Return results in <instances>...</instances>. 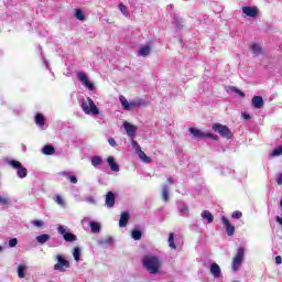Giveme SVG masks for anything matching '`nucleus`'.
Here are the masks:
<instances>
[{"mask_svg": "<svg viewBox=\"0 0 282 282\" xmlns=\"http://www.w3.org/2000/svg\"><path fill=\"white\" fill-rule=\"evenodd\" d=\"M243 257H246V250L243 247L238 248L237 254L234 258L232 261V271L237 272L240 268L241 264L243 263Z\"/></svg>", "mask_w": 282, "mask_h": 282, "instance_id": "5", "label": "nucleus"}, {"mask_svg": "<svg viewBox=\"0 0 282 282\" xmlns=\"http://www.w3.org/2000/svg\"><path fill=\"white\" fill-rule=\"evenodd\" d=\"M54 202L57 203L58 206H62V208H65V206H67L65 199H63V196L61 195H56Z\"/></svg>", "mask_w": 282, "mask_h": 282, "instance_id": "36", "label": "nucleus"}, {"mask_svg": "<svg viewBox=\"0 0 282 282\" xmlns=\"http://www.w3.org/2000/svg\"><path fill=\"white\" fill-rule=\"evenodd\" d=\"M210 274L214 275V279H221V268L217 263H212L209 267Z\"/></svg>", "mask_w": 282, "mask_h": 282, "instance_id": "14", "label": "nucleus"}, {"mask_svg": "<svg viewBox=\"0 0 282 282\" xmlns=\"http://www.w3.org/2000/svg\"><path fill=\"white\" fill-rule=\"evenodd\" d=\"M270 155L271 158H279V155H282V145L275 148Z\"/></svg>", "mask_w": 282, "mask_h": 282, "instance_id": "37", "label": "nucleus"}, {"mask_svg": "<svg viewBox=\"0 0 282 282\" xmlns=\"http://www.w3.org/2000/svg\"><path fill=\"white\" fill-rule=\"evenodd\" d=\"M131 145H132V149L135 150V153H138L139 151L142 150V148L140 147V144L137 143L135 140H132V141H131Z\"/></svg>", "mask_w": 282, "mask_h": 282, "instance_id": "42", "label": "nucleus"}, {"mask_svg": "<svg viewBox=\"0 0 282 282\" xmlns=\"http://www.w3.org/2000/svg\"><path fill=\"white\" fill-rule=\"evenodd\" d=\"M68 180H69L70 184H78V178H76V176H74V175L68 176Z\"/></svg>", "mask_w": 282, "mask_h": 282, "instance_id": "46", "label": "nucleus"}, {"mask_svg": "<svg viewBox=\"0 0 282 282\" xmlns=\"http://www.w3.org/2000/svg\"><path fill=\"white\" fill-rule=\"evenodd\" d=\"M108 144H110V147H117L118 145V143H116V139H113V138L108 139Z\"/></svg>", "mask_w": 282, "mask_h": 282, "instance_id": "47", "label": "nucleus"}, {"mask_svg": "<svg viewBox=\"0 0 282 282\" xmlns=\"http://www.w3.org/2000/svg\"><path fill=\"white\" fill-rule=\"evenodd\" d=\"M221 221L226 228V232H227L228 237H232V235H235V226H232L230 224V220H228V218L226 216L221 217Z\"/></svg>", "mask_w": 282, "mask_h": 282, "instance_id": "13", "label": "nucleus"}, {"mask_svg": "<svg viewBox=\"0 0 282 282\" xmlns=\"http://www.w3.org/2000/svg\"><path fill=\"white\" fill-rule=\"evenodd\" d=\"M275 263H276L278 265H281V263H282V258H281V256L275 257Z\"/></svg>", "mask_w": 282, "mask_h": 282, "instance_id": "49", "label": "nucleus"}, {"mask_svg": "<svg viewBox=\"0 0 282 282\" xmlns=\"http://www.w3.org/2000/svg\"><path fill=\"white\" fill-rule=\"evenodd\" d=\"M119 10L121 14H123V17H127V19L131 17V13H129V10H127V6H124L123 3H119Z\"/></svg>", "mask_w": 282, "mask_h": 282, "instance_id": "34", "label": "nucleus"}, {"mask_svg": "<svg viewBox=\"0 0 282 282\" xmlns=\"http://www.w3.org/2000/svg\"><path fill=\"white\" fill-rule=\"evenodd\" d=\"M59 175H63L64 177H69L72 174H69V172H59Z\"/></svg>", "mask_w": 282, "mask_h": 282, "instance_id": "50", "label": "nucleus"}, {"mask_svg": "<svg viewBox=\"0 0 282 282\" xmlns=\"http://www.w3.org/2000/svg\"><path fill=\"white\" fill-rule=\"evenodd\" d=\"M12 204V199H10V195L0 194V206H10Z\"/></svg>", "mask_w": 282, "mask_h": 282, "instance_id": "23", "label": "nucleus"}, {"mask_svg": "<svg viewBox=\"0 0 282 282\" xmlns=\"http://www.w3.org/2000/svg\"><path fill=\"white\" fill-rule=\"evenodd\" d=\"M167 182L169 184H175V181L173 180V177H167Z\"/></svg>", "mask_w": 282, "mask_h": 282, "instance_id": "53", "label": "nucleus"}, {"mask_svg": "<svg viewBox=\"0 0 282 282\" xmlns=\"http://www.w3.org/2000/svg\"><path fill=\"white\" fill-rule=\"evenodd\" d=\"M242 118H245V120H250V115H248V113H242Z\"/></svg>", "mask_w": 282, "mask_h": 282, "instance_id": "52", "label": "nucleus"}, {"mask_svg": "<svg viewBox=\"0 0 282 282\" xmlns=\"http://www.w3.org/2000/svg\"><path fill=\"white\" fill-rule=\"evenodd\" d=\"M127 224H129V214L127 212H123L119 219V227L126 228Z\"/></svg>", "mask_w": 282, "mask_h": 282, "instance_id": "21", "label": "nucleus"}, {"mask_svg": "<svg viewBox=\"0 0 282 282\" xmlns=\"http://www.w3.org/2000/svg\"><path fill=\"white\" fill-rule=\"evenodd\" d=\"M131 237L134 241H140L142 239V231L134 229L132 230Z\"/></svg>", "mask_w": 282, "mask_h": 282, "instance_id": "35", "label": "nucleus"}, {"mask_svg": "<svg viewBox=\"0 0 282 282\" xmlns=\"http://www.w3.org/2000/svg\"><path fill=\"white\" fill-rule=\"evenodd\" d=\"M48 240H50V235L47 234H42L40 236H36L35 238V241H37V243H41V245L47 243Z\"/></svg>", "mask_w": 282, "mask_h": 282, "instance_id": "29", "label": "nucleus"}, {"mask_svg": "<svg viewBox=\"0 0 282 282\" xmlns=\"http://www.w3.org/2000/svg\"><path fill=\"white\" fill-rule=\"evenodd\" d=\"M75 17L78 19V21H83L85 19V13L80 9H76Z\"/></svg>", "mask_w": 282, "mask_h": 282, "instance_id": "40", "label": "nucleus"}, {"mask_svg": "<svg viewBox=\"0 0 282 282\" xmlns=\"http://www.w3.org/2000/svg\"><path fill=\"white\" fill-rule=\"evenodd\" d=\"M98 246H113V239L111 237L101 238L97 240Z\"/></svg>", "mask_w": 282, "mask_h": 282, "instance_id": "25", "label": "nucleus"}, {"mask_svg": "<svg viewBox=\"0 0 282 282\" xmlns=\"http://www.w3.org/2000/svg\"><path fill=\"white\" fill-rule=\"evenodd\" d=\"M0 252H3V247L0 246Z\"/></svg>", "mask_w": 282, "mask_h": 282, "instance_id": "56", "label": "nucleus"}, {"mask_svg": "<svg viewBox=\"0 0 282 282\" xmlns=\"http://www.w3.org/2000/svg\"><path fill=\"white\" fill-rule=\"evenodd\" d=\"M83 221H89V217L84 218Z\"/></svg>", "mask_w": 282, "mask_h": 282, "instance_id": "55", "label": "nucleus"}, {"mask_svg": "<svg viewBox=\"0 0 282 282\" xmlns=\"http://www.w3.org/2000/svg\"><path fill=\"white\" fill-rule=\"evenodd\" d=\"M119 100L124 111H131L132 109H138V107H144V105H147V101H144V99H133L129 101L124 96H120Z\"/></svg>", "mask_w": 282, "mask_h": 282, "instance_id": "3", "label": "nucleus"}, {"mask_svg": "<svg viewBox=\"0 0 282 282\" xmlns=\"http://www.w3.org/2000/svg\"><path fill=\"white\" fill-rule=\"evenodd\" d=\"M176 206L181 217H188L189 209L186 203H184L183 200H177Z\"/></svg>", "mask_w": 282, "mask_h": 282, "instance_id": "12", "label": "nucleus"}, {"mask_svg": "<svg viewBox=\"0 0 282 282\" xmlns=\"http://www.w3.org/2000/svg\"><path fill=\"white\" fill-rule=\"evenodd\" d=\"M73 257L75 261H80V248L75 247L73 251Z\"/></svg>", "mask_w": 282, "mask_h": 282, "instance_id": "39", "label": "nucleus"}, {"mask_svg": "<svg viewBox=\"0 0 282 282\" xmlns=\"http://www.w3.org/2000/svg\"><path fill=\"white\" fill-rule=\"evenodd\" d=\"M251 105L252 107H254V109H263V97L261 96H253L252 100H251Z\"/></svg>", "mask_w": 282, "mask_h": 282, "instance_id": "17", "label": "nucleus"}, {"mask_svg": "<svg viewBox=\"0 0 282 282\" xmlns=\"http://www.w3.org/2000/svg\"><path fill=\"white\" fill-rule=\"evenodd\" d=\"M167 242H169V247H170L172 250H177V246H175V234L171 232V234L169 235Z\"/></svg>", "mask_w": 282, "mask_h": 282, "instance_id": "30", "label": "nucleus"}, {"mask_svg": "<svg viewBox=\"0 0 282 282\" xmlns=\"http://www.w3.org/2000/svg\"><path fill=\"white\" fill-rule=\"evenodd\" d=\"M149 54H151V46L150 45L141 46L137 51V56H142L143 58H147V56H149Z\"/></svg>", "mask_w": 282, "mask_h": 282, "instance_id": "19", "label": "nucleus"}, {"mask_svg": "<svg viewBox=\"0 0 282 282\" xmlns=\"http://www.w3.org/2000/svg\"><path fill=\"white\" fill-rule=\"evenodd\" d=\"M28 272V265L20 264L18 267V276L19 279H25V273Z\"/></svg>", "mask_w": 282, "mask_h": 282, "instance_id": "26", "label": "nucleus"}, {"mask_svg": "<svg viewBox=\"0 0 282 282\" xmlns=\"http://www.w3.org/2000/svg\"><path fill=\"white\" fill-rule=\"evenodd\" d=\"M137 154L139 155L140 160H142V162H145V164H151V158H149L144 151L139 150Z\"/></svg>", "mask_w": 282, "mask_h": 282, "instance_id": "28", "label": "nucleus"}, {"mask_svg": "<svg viewBox=\"0 0 282 282\" xmlns=\"http://www.w3.org/2000/svg\"><path fill=\"white\" fill-rule=\"evenodd\" d=\"M85 202L88 204H96V198H94V196H88L85 198Z\"/></svg>", "mask_w": 282, "mask_h": 282, "instance_id": "45", "label": "nucleus"}, {"mask_svg": "<svg viewBox=\"0 0 282 282\" xmlns=\"http://www.w3.org/2000/svg\"><path fill=\"white\" fill-rule=\"evenodd\" d=\"M35 124L40 127V129H43V127H45V117L43 116V113H37L35 116Z\"/></svg>", "mask_w": 282, "mask_h": 282, "instance_id": "24", "label": "nucleus"}, {"mask_svg": "<svg viewBox=\"0 0 282 282\" xmlns=\"http://www.w3.org/2000/svg\"><path fill=\"white\" fill-rule=\"evenodd\" d=\"M56 261L57 263L53 267V270H56L57 272H65L67 268H69V262L63 258V256L57 254Z\"/></svg>", "mask_w": 282, "mask_h": 282, "instance_id": "9", "label": "nucleus"}, {"mask_svg": "<svg viewBox=\"0 0 282 282\" xmlns=\"http://www.w3.org/2000/svg\"><path fill=\"white\" fill-rule=\"evenodd\" d=\"M276 184H278V186L282 185V173L278 174V176H276Z\"/></svg>", "mask_w": 282, "mask_h": 282, "instance_id": "48", "label": "nucleus"}, {"mask_svg": "<svg viewBox=\"0 0 282 282\" xmlns=\"http://www.w3.org/2000/svg\"><path fill=\"white\" fill-rule=\"evenodd\" d=\"M250 52L253 56H261L263 54V51L259 44H252L250 46Z\"/></svg>", "mask_w": 282, "mask_h": 282, "instance_id": "22", "label": "nucleus"}, {"mask_svg": "<svg viewBox=\"0 0 282 282\" xmlns=\"http://www.w3.org/2000/svg\"><path fill=\"white\" fill-rule=\"evenodd\" d=\"M189 133L194 135L197 140H202L204 138H209V140H219V137L217 134H213L210 132H203L199 129L189 128Z\"/></svg>", "mask_w": 282, "mask_h": 282, "instance_id": "6", "label": "nucleus"}, {"mask_svg": "<svg viewBox=\"0 0 282 282\" xmlns=\"http://www.w3.org/2000/svg\"><path fill=\"white\" fill-rule=\"evenodd\" d=\"M57 232L58 235H62L64 240L67 242H74V241H78V237H76V235L72 234V232H67V228L63 225H59L57 227Z\"/></svg>", "mask_w": 282, "mask_h": 282, "instance_id": "7", "label": "nucleus"}, {"mask_svg": "<svg viewBox=\"0 0 282 282\" xmlns=\"http://www.w3.org/2000/svg\"><path fill=\"white\" fill-rule=\"evenodd\" d=\"M55 151L54 145L51 144H47L42 149L44 155H54Z\"/></svg>", "mask_w": 282, "mask_h": 282, "instance_id": "27", "label": "nucleus"}, {"mask_svg": "<svg viewBox=\"0 0 282 282\" xmlns=\"http://www.w3.org/2000/svg\"><path fill=\"white\" fill-rule=\"evenodd\" d=\"M202 219H205L207 224H213L215 221V217L213 216V213L209 210H203L200 214Z\"/></svg>", "mask_w": 282, "mask_h": 282, "instance_id": "20", "label": "nucleus"}, {"mask_svg": "<svg viewBox=\"0 0 282 282\" xmlns=\"http://www.w3.org/2000/svg\"><path fill=\"white\" fill-rule=\"evenodd\" d=\"M107 164L108 166H110V170L113 171V173L120 172V165L116 163V159H113V156L107 158Z\"/></svg>", "mask_w": 282, "mask_h": 282, "instance_id": "18", "label": "nucleus"}, {"mask_svg": "<svg viewBox=\"0 0 282 282\" xmlns=\"http://www.w3.org/2000/svg\"><path fill=\"white\" fill-rule=\"evenodd\" d=\"M8 164L17 171V175L20 180H25V177H28V169L23 167V164H21V162L17 160H10Z\"/></svg>", "mask_w": 282, "mask_h": 282, "instance_id": "4", "label": "nucleus"}, {"mask_svg": "<svg viewBox=\"0 0 282 282\" xmlns=\"http://www.w3.org/2000/svg\"><path fill=\"white\" fill-rule=\"evenodd\" d=\"M231 217L232 219H241V217H243V214L239 210H236L232 213Z\"/></svg>", "mask_w": 282, "mask_h": 282, "instance_id": "43", "label": "nucleus"}, {"mask_svg": "<svg viewBox=\"0 0 282 282\" xmlns=\"http://www.w3.org/2000/svg\"><path fill=\"white\" fill-rule=\"evenodd\" d=\"M17 243H19V240H17V238H11L9 240V247L10 248H17Z\"/></svg>", "mask_w": 282, "mask_h": 282, "instance_id": "44", "label": "nucleus"}, {"mask_svg": "<svg viewBox=\"0 0 282 282\" xmlns=\"http://www.w3.org/2000/svg\"><path fill=\"white\" fill-rule=\"evenodd\" d=\"M275 219H276L278 224H281V226H282V218L280 216H278Z\"/></svg>", "mask_w": 282, "mask_h": 282, "instance_id": "54", "label": "nucleus"}, {"mask_svg": "<svg viewBox=\"0 0 282 282\" xmlns=\"http://www.w3.org/2000/svg\"><path fill=\"white\" fill-rule=\"evenodd\" d=\"M242 12L250 19H257L259 17V8L257 7H242Z\"/></svg>", "mask_w": 282, "mask_h": 282, "instance_id": "11", "label": "nucleus"}, {"mask_svg": "<svg viewBox=\"0 0 282 282\" xmlns=\"http://www.w3.org/2000/svg\"><path fill=\"white\" fill-rule=\"evenodd\" d=\"M230 91H234L235 94H238V96H240V98H246V94L243 91H241L239 88L237 87H231Z\"/></svg>", "mask_w": 282, "mask_h": 282, "instance_id": "41", "label": "nucleus"}, {"mask_svg": "<svg viewBox=\"0 0 282 282\" xmlns=\"http://www.w3.org/2000/svg\"><path fill=\"white\" fill-rule=\"evenodd\" d=\"M80 107H82L84 113H86L87 116H98V113H100V110L94 102V99H91L90 97L83 99Z\"/></svg>", "mask_w": 282, "mask_h": 282, "instance_id": "2", "label": "nucleus"}, {"mask_svg": "<svg viewBox=\"0 0 282 282\" xmlns=\"http://www.w3.org/2000/svg\"><path fill=\"white\" fill-rule=\"evenodd\" d=\"M90 162H91V165L95 169H98V166H100L102 164V158H100V156H93Z\"/></svg>", "mask_w": 282, "mask_h": 282, "instance_id": "31", "label": "nucleus"}, {"mask_svg": "<svg viewBox=\"0 0 282 282\" xmlns=\"http://www.w3.org/2000/svg\"><path fill=\"white\" fill-rule=\"evenodd\" d=\"M31 224L34 226V228H43V226H45V223L41 219L32 220Z\"/></svg>", "mask_w": 282, "mask_h": 282, "instance_id": "38", "label": "nucleus"}, {"mask_svg": "<svg viewBox=\"0 0 282 282\" xmlns=\"http://www.w3.org/2000/svg\"><path fill=\"white\" fill-rule=\"evenodd\" d=\"M116 205V194L113 192H108L106 194V206L107 208H113Z\"/></svg>", "mask_w": 282, "mask_h": 282, "instance_id": "16", "label": "nucleus"}, {"mask_svg": "<svg viewBox=\"0 0 282 282\" xmlns=\"http://www.w3.org/2000/svg\"><path fill=\"white\" fill-rule=\"evenodd\" d=\"M90 230L91 232H94L95 235L100 232V224L96 223V221H90Z\"/></svg>", "mask_w": 282, "mask_h": 282, "instance_id": "32", "label": "nucleus"}, {"mask_svg": "<svg viewBox=\"0 0 282 282\" xmlns=\"http://www.w3.org/2000/svg\"><path fill=\"white\" fill-rule=\"evenodd\" d=\"M43 65H44V67H46V69H50V64L47 63V59L43 61Z\"/></svg>", "mask_w": 282, "mask_h": 282, "instance_id": "51", "label": "nucleus"}, {"mask_svg": "<svg viewBox=\"0 0 282 282\" xmlns=\"http://www.w3.org/2000/svg\"><path fill=\"white\" fill-rule=\"evenodd\" d=\"M213 130L217 131L219 135H221V138H226L227 140H230V138H232V132L230 131V129H228V127L224 124L215 123L213 126Z\"/></svg>", "mask_w": 282, "mask_h": 282, "instance_id": "8", "label": "nucleus"}, {"mask_svg": "<svg viewBox=\"0 0 282 282\" xmlns=\"http://www.w3.org/2000/svg\"><path fill=\"white\" fill-rule=\"evenodd\" d=\"M123 129L126 130L129 138H133L135 135V131H138V128L129 122H123Z\"/></svg>", "mask_w": 282, "mask_h": 282, "instance_id": "15", "label": "nucleus"}, {"mask_svg": "<svg viewBox=\"0 0 282 282\" xmlns=\"http://www.w3.org/2000/svg\"><path fill=\"white\" fill-rule=\"evenodd\" d=\"M77 79L84 85V87H87L89 91H94V83L89 82V77H87V74L79 72L77 73Z\"/></svg>", "mask_w": 282, "mask_h": 282, "instance_id": "10", "label": "nucleus"}, {"mask_svg": "<svg viewBox=\"0 0 282 282\" xmlns=\"http://www.w3.org/2000/svg\"><path fill=\"white\" fill-rule=\"evenodd\" d=\"M143 267L150 274H158L162 268V260L158 256H145L143 258Z\"/></svg>", "mask_w": 282, "mask_h": 282, "instance_id": "1", "label": "nucleus"}, {"mask_svg": "<svg viewBox=\"0 0 282 282\" xmlns=\"http://www.w3.org/2000/svg\"><path fill=\"white\" fill-rule=\"evenodd\" d=\"M162 199L163 202H169V185L162 186Z\"/></svg>", "mask_w": 282, "mask_h": 282, "instance_id": "33", "label": "nucleus"}]
</instances>
